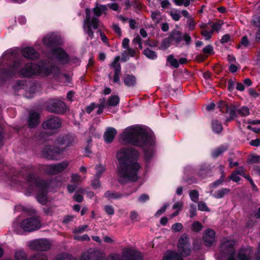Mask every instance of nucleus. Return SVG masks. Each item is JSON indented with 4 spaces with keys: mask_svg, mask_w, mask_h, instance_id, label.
<instances>
[{
    "mask_svg": "<svg viewBox=\"0 0 260 260\" xmlns=\"http://www.w3.org/2000/svg\"><path fill=\"white\" fill-rule=\"evenodd\" d=\"M59 72V69L51 63L41 61L38 64L28 62L22 65L20 60L15 61L13 65L7 70H0V79L5 80L7 78L19 75L25 77L34 76H47L55 75Z\"/></svg>",
    "mask_w": 260,
    "mask_h": 260,
    "instance_id": "1",
    "label": "nucleus"
},
{
    "mask_svg": "<svg viewBox=\"0 0 260 260\" xmlns=\"http://www.w3.org/2000/svg\"><path fill=\"white\" fill-rule=\"evenodd\" d=\"M139 158V152L132 147L117 151L116 158L118 162L117 174L119 182L125 183L137 180L138 172L141 168L138 162Z\"/></svg>",
    "mask_w": 260,
    "mask_h": 260,
    "instance_id": "2",
    "label": "nucleus"
},
{
    "mask_svg": "<svg viewBox=\"0 0 260 260\" xmlns=\"http://www.w3.org/2000/svg\"><path fill=\"white\" fill-rule=\"evenodd\" d=\"M120 139L124 143L142 148L147 160L153 156V137L140 126H133L125 128L120 134Z\"/></svg>",
    "mask_w": 260,
    "mask_h": 260,
    "instance_id": "3",
    "label": "nucleus"
},
{
    "mask_svg": "<svg viewBox=\"0 0 260 260\" xmlns=\"http://www.w3.org/2000/svg\"><path fill=\"white\" fill-rule=\"evenodd\" d=\"M26 171L27 175V182L28 185V189L30 192L38 190L37 198L39 203L45 205L47 201V194L49 186L48 182H45L39 178H37L32 171L34 168L32 166H27L23 168Z\"/></svg>",
    "mask_w": 260,
    "mask_h": 260,
    "instance_id": "4",
    "label": "nucleus"
},
{
    "mask_svg": "<svg viewBox=\"0 0 260 260\" xmlns=\"http://www.w3.org/2000/svg\"><path fill=\"white\" fill-rule=\"evenodd\" d=\"M178 251L179 254L176 251H167L162 260H183L182 256H187L190 254L191 250L189 237L186 234L182 235L178 240Z\"/></svg>",
    "mask_w": 260,
    "mask_h": 260,
    "instance_id": "5",
    "label": "nucleus"
},
{
    "mask_svg": "<svg viewBox=\"0 0 260 260\" xmlns=\"http://www.w3.org/2000/svg\"><path fill=\"white\" fill-rule=\"evenodd\" d=\"M236 241L229 238L223 239L219 246L220 253L222 256L227 258V260H236Z\"/></svg>",
    "mask_w": 260,
    "mask_h": 260,
    "instance_id": "6",
    "label": "nucleus"
},
{
    "mask_svg": "<svg viewBox=\"0 0 260 260\" xmlns=\"http://www.w3.org/2000/svg\"><path fill=\"white\" fill-rule=\"evenodd\" d=\"M99 256V253L89 248L83 251L81 254L79 259L68 253H61L56 255L53 260H95Z\"/></svg>",
    "mask_w": 260,
    "mask_h": 260,
    "instance_id": "7",
    "label": "nucleus"
},
{
    "mask_svg": "<svg viewBox=\"0 0 260 260\" xmlns=\"http://www.w3.org/2000/svg\"><path fill=\"white\" fill-rule=\"evenodd\" d=\"M86 18L83 21V30L87 34L90 39L93 38V32L92 28L96 29L99 27V20L96 16L91 17L90 9L85 10Z\"/></svg>",
    "mask_w": 260,
    "mask_h": 260,
    "instance_id": "8",
    "label": "nucleus"
},
{
    "mask_svg": "<svg viewBox=\"0 0 260 260\" xmlns=\"http://www.w3.org/2000/svg\"><path fill=\"white\" fill-rule=\"evenodd\" d=\"M238 260H260V242L256 252L254 254L251 247L241 248L237 254Z\"/></svg>",
    "mask_w": 260,
    "mask_h": 260,
    "instance_id": "9",
    "label": "nucleus"
},
{
    "mask_svg": "<svg viewBox=\"0 0 260 260\" xmlns=\"http://www.w3.org/2000/svg\"><path fill=\"white\" fill-rule=\"evenodd\" d=\"M20 227L24 231L33 232L41 227V220L39 216L27 218L21 221Z\"/></svg>",
    "mask_w": 260,
    "mask_h": 260,
    "instance_id": "10",
    "label": "nucleus"
},
{
    "mask_svg": "<svg viewBox=\"0 0 260 260\" xmlns=\"http://www.w3.org/2000/svg\"><path fill=\"white\" fill-rule=\"evenodd\" d=\"M169 37L172 43V44L175 45L176 46L179 45L182 40H184L185 44L188 45L191 42V38L189 35L185 33L182 35V32L177 29H173L172 30Z\"/></svg>",
    "mask_w": 260,
    "mask_h": 260,
    "instance_id": "11",
    "label": "nucleus"
},
{
    "mask_svg": "<svg viewBox=\"0 0 260 260\" xmlns=\"http://www.w3.org/2000/svg\"><path fill=\"white\" fill-rule=\"evenodd\" d=\"M63 151V149L47 146L42 150V154L47 159L56 160L62 157Z\"/></svg>",
    "mask_w": 260,
    "mask_h": 260,
    "instance_id": "12",
    "label": "nucleus"
},
{
    "mask_svg": "<svg viewBox=\"0 0 260 260\" xmlns=\"http://www.w3.org/2000/svg\"><path fill=\"white\" fill-rule=\"evenodd\" d=\"M69 161H63L60 163L45 166L43 167V169L46 174L55 175L65 170L69 166Z\"/></svg>",
    "mask_w": 260,
    "mask_h": 260,
    "instance_id": "13",
    "label": "nucleus"
},
{
    "mask_svg": "<svg viewBox=\"0 0 260 260\" xmlns=\"http://www.w3.org/2000/svg\"><path fill=\"white\" fill-rule=\"evenodd\" d=\"M47 109L50 112L60 114L66 111L67 106L63 102L54 99L48 102Z\"/></svg>",
    "mask_w": 260,
    "mask_h": 260,
    "instance_id": "14",
    "label": "nucleus"
},
{
    "mask_svg": "<svg viewBox=\"0 0 260 260\" xmlns=\"http://www.w3.org/2000/svg\"><path fill=\"white\" fill-rule=\"evenodd\" d=\"M30 249L36 251H47L50 248V242L45 239H37L30 242Z\"/></svg>",
    "mask_w": 260,
    "mask_h": 260,
    "instance_id": "15",
    "label": "nucleus"
},
{
    "mask_svg": "<svg viewBox=\"0 0 260 260\" xmlns=\"http://www.w3.org/2000/svg\"><path fill=\"white\" fill-rule=\"evenodd\" d=\"M61 121L58 117H52L42 123V127L45 129H55L60 127Z\"/></svg>",
    "mask_w": 260,
    "mask_h": 260,
    "instance_id": "16",
    "label": "nucleus"
},
{
    "mask_svg": "<svg viewBox=\"0 0 260 260\" xmlns=\"http://www.w3.org/2000/svg\"><path fill=\"white\" fill-rule=\"evenodd\" d=\"M52 54L58 61L61 63H66L69 61L68 54L61 48H56L52 50Z\"/></svg>",
    "mask_w": 260,
    "mask_h": 260,
    "instance_id": "17",
    "label": "nucleus"
},
{
    "mask_svg": "<svg viewBox=\"0 0 260 260\" xmlns=\"http://www.w3.org/2000/svg\"><path fill=\"white\" fill-rule=\"evenodd\" d=\"M215 232L212 229H207L205 231L203 236L204 244L207 246H210L215 241Z\"/></svg>",
    "mask_w": 260,
    "mask_h": 260,
    "instance_id": "18",
    "label": "nucleus"
},
{
    "mask_svg": "<svg viewBox=\"0 0 260 260\" xmlns=\"http://www.w3.org/2000/svg\"><path fill=\"white\" fill-rule=\"evenodd\" d=\"M21 53L23 57L30 59H36L39 57V53L33 48L30 47L23 48Z\"/></svg>",
    "mask_w": 260,
    "mask_h": 260,
    "instance_id": "19",
    "label": "nucleus"
},
{
    "mask_svg": "<svg viewBox=\"0 0 260 260\" xmlns=\"http://www.w3.org/2000/svg\"><path fill=\"white\" fill-rule=\"evenodd\" d=\"M56 144L68 147L74 143V138L72 136L67 135L59 137L56 140Z\"/></svg>",
    "mask_w": 260,
    "mask_h": 260,
    "instance_id": "20",
    "label": "nucleus"
},
{
    "mask_svg": "<svg viewBox=\"0 0 260 260\" xmlns=\"http://www.w3.org/2000/svg\"><path fill=\"white\" fill-rule=\"evenodd\" d=\"M40 115L38 113L35 111H31L29 113L28 119V126L32 128L37 126L39 123Z\"/></svg>",
    "mask_w": 260,
    "mask_h": 260,
    "instance_id": "21",
    "label": "nucleus"
},
{
    "mask_svg": "<svg viewBox=\"0 0 260 260\" xmlns=\"http://www.w3.org/2000/svg\"><path fill=\"white\" fill-rule=\"evenodd\" d=\"M116 134L117 131L114 128H108L104 135V138L105 142L107 143H111L112 142Z\"/></svg>",
    "mask_w": 260,
    "mask_h": 260,
    "instance_id": "22",
    "label": "nucleus"
},
{
    "mask_svg": "<svg viewBox=\"0 0 260 260\" xmlns=\"http://www.w3.org/2000/svg\"><path fill=\"white\" fill-rule=\"evenodd\" d=\"M252 23L255 26L258 27V29L255 33V40L260 43V17L254 16L252 19Z\"/></svg>",
    "mask_w": 260,
    "mask_h": 260,
    "instance_id": "23",
    "label": "nucleus"
},
{
    "mask_svg": "<svg viewBox=\"0 0 260 260\" xmlns=\"http://www.w3.org/2000/svg\"><path fill=\"white\" fill-rule=\"evenodd\" d=\"M125 85L127 87H134L136 84V79L132 75H125L123 79Z\"/></svg>",
    "mask_w": 260,
    "mask_h": 260,
    "instance_id": "24",
    "label": "nucleus"
},
{
    "mask_svg": "<svg viewBox=\"0 0 260 260\" xmlns=\"http://www.w3.org/2000/svg\"><path fill=\"white\" fill-rule=\"evenodd\" d=\"M119 103V98L117 95H111L106 101V105L107 106V108H109L110 107L117 106Z\"/></svg>",
    "mask_w": 260,
    "mask_h": 260,
    "instance_id": "25",
    "label": "nucleus"
},
{
    "mask_svg": "<svg viewBox=\"0 0 260 260\" xmlns=\"http://www.w3.org/2000/svg\"><path fill=\"white\" fill-rule=\"evenodd\" d=\"M107 10V6L103 5H96L93 9V13L96 17L101 16L102 13H105Z\"/></svg>",
    "mask_w": 260,
    "mask_h": 260,
    "instance_id": "26",
    "label": "nucleus"
},
{
    "mask_svg": "<svg viewBox=\"0 0 260 260\" xmlns=\"http://www.w3.org/2000/svg\"><path fill=\"white\" fill-rule=\"evenodd\" d=\"M104 197L109 199H119L123 197V194L117 192L108 190L105 192Z\"/></svg>",
    "mask_w": 260,
    "mask_h": 260,
    "instance_id": "27",
    "label": "nucleus"
},
{
    "mask_svg": "<svg viewBox=\"0 0 260 260\" xmlns=\"http://www.w3.org/2000/svg\"><path fill=\"white\" fill-rule=\"evenodd\" d=\"M230 190L228 188H222L216 191L213 196L217 199H220L224 197L225 195L228 194Z\"/></svg>",
    "mask_w": 260,
    "mask_h": 260,
    "instance_id": "28",
    "label": "nucleus"
},
{
    "mask_svg": "<svg viewBox=\"0 0 260 260\" xmlns=\"http://www.w3.org/2000/svg\"><path fill=\"white\" fill-rule=\"evenodd\" d=\"M126 50L124 51L122 53V60L126 61L127 58L126 56L129 55L131 57H134L136 53V51L129 47L126 49Z\"/></svg>",
    "mask_w": 260,
    "mask_h": 260,
    "instance_id": "29",
    "label": "nucleus"
},
{
    "mask_svg": "<svg viewBox=\"0 0 260 260\" xmlns=\"http://www.w3.org/2000/svg\"><path fill=\"white\" fill-rule=\"evenodd\" d=\"M212 127L213 131L216 133L221 132L223 129L221 123L216 120H213L212 123Z\"/></svg>",
    "mask_w": 260,
    "mask_h": 260,
    "instance_id": "30",
    "label": "nucleus"
},
{
    "mask_svg": "<svg viewBox=\"0 0 260 260\" xmlns=\"http://www.w3.org/2000/svg\"><path fill=\"white\" fill-rule=\"evenodd\" d=\"M28 260H48V256L45 253H37L30 256Z\"/></svg>",
    "mask_w": 260,
    "mask_h": 260,
    "instance_id": "31",
    "label": "nucleus"
},
{
    "mask_svg": "<svg viewBox=\"0 0 260 260\" xmlns=\"http://www.w3.org/2000/svg\"><path fill=\"white\" fill-rule=\"evenodd\" d=\"M237 114L241 116H247L250 114L249 108L246 106H243L239 109H236Z\"/></svg>",
    "mask_w": 260,
    "mask_h": 260,
    "instance_id": "32",
    "label": "nucleus"
},
{
    "mask_svg": "<svg viewBox=\"0 0 260 260\" xmlns=\"http://www.w3.org/2000/svg\"><path fill=\"white\" fill-rule=\"evenodd\" d=\"M250 45V41L247 36H245L241 38L240 44L238 46V48H247Z\"/></svg>",
    "mask_w": 260,
    "mask_h": 260,
    "instance_id": "33",
    "label": "nucleus"
},
{
    "mask_svg": "<svg viewBox=\"0 0 260 260\" xmlns=\"http://www.w3.org/2000/svg\"><path fill=\"white\" fill-rule=\"evenodd\" d=\"M99 102L100 103L99 105H96V108H98V110L97 111L98 114H100L103 113L104 108H107L105 99H100Z\"/></svg>",
    "mask_w": 260,
    "mask_h": 260,
    "instance_id": "34",
    "label": "nucleus"
},
{
    "mask_svg": "<svg viewBox=\"0 0 260 260\" xmlns=\"http://www.w3.org/2000/svg\"><path fill=\"white\" fill-rule=\"evenodd\" d=\"M144 54L147 57L151 59H155L157 58L156 53L149 48H146L144 50Z\"/></svg>",
    "mask_w": 260,
    "mask_h": 260,
    "instance_id": "35",
    "label": "nucleus"
},
{
    "mask_svg": "<svg viewBox=\"0 0 260 260\" xmlns=\"http://www.w3.org/2000/svg\"><path fill=\"white\" fill-rule=\"evenodd\" d=\"M227 147L220 146L217 149H215L212 153V156L213 157L216 158L218 157L220 154L222 153L224 151L226 150Z\"/></svg>",
    "mask_w": 260,
    "mask_h": 260,
    "instance_id": "36",
    "label": "nucleus"
},
{
    "mask_svg": "<svg viewBox=\"0 0 260 260\" xmlns=\"http://www.w3.org/2000/svg\"><path fill=\"white\" fill-rule=\"evenodd\" d=\"M172 44L169 37L164 39L160 44L159 48L161 50H166L169 48L171 44Z\"/></svg>",
    "mask_w": 260,
    "mask_h": 260,
    "instance_id": "37",
    "label": "nucleus"
},
{
    "mask_svg": "<svg viewBox=\"0 0 260 260\" xmlns=\"http://www.w3.org/2000/svg\"><path fill=\"white\" fill-rule=\"evenodd\" d=\"M223 24V22L222 20H218L214 23L210 24L211 30L213 32L214 31H218L221 28L222 25Z\"/></svg>",
    "mask_w": 260,
    "mask_h": 260,
    "instance_id": "38",
    "label": "nucleus"
},
{
    "mask_svg": "<svg viewBox=\"0 0 260 260\" xmlns=\"http://www.w3.org/2000/svg\"><path fill=\"white\" fill-rule=\"evenodd\" d=\"M43 43L48 47L53 46L54 44V37L51 36H47L43 39Z\"/></svg>",
    "mask_w": 260,
    "mask_h": 260,
    "instance_id": "39",
    "label": "nucleus"
},
{
    "mask_svg": "<svg viewBox=\"0 0 260 260\" xmlns=\"http://www.w3.org/2000/svg\"><path fill=\"white\" fill-rule=\"evenodd\" d=\"M121 73V66H118L114 70V74L113 76V81L114 83H119L120 81V75Z\"/></svg>",
    "mask_w": 260,
    "mask_h": 260,
    "instance_id": "40",
    "label": "nucleus"
},
{
    "mask_svg": "<svg viewBox=\"0 0 260 260\" xmlns=\"http://www.w3.org/2000/svg\"><path fill=\"white\" fill-rule=\"evenodd\" d=\"M15 260H28V258L24 251H18L15 253Z\"/></svg>",
    "mask_w": 260,
    "mask_h": 260,
    "instance_id": "41",
    "label": "nucleus"
},
{
    "mask_svg": "<svg viewBox=\"0 0 260 260\" xmlns=\"http://www.w3.org/2000/svg\"><path fill=\"white\" fill-rule=\"evenodd\" d=\"M167 61L175 68H177L179 67L178 61L174 57L173 55H170L168 56Z\"/></svg>",
    "mask_w": 260,
    "mask_h": 260,
    "instance_id": "42",
    "label": "nucleus"
},
{
    "mask_svg": "<svg viewBox=\"0 0 260 260\" xmlns=\"http://www.w3.org/2000/svg\"><path fill=\"white\" fill-rule=\"evenodd\" d=\"M196 22H195L194 18L191 17L187 20L186 25L189 31H191L195 29L196 26Z\"/></svg>",
    "mask_w": 260,
    "mask_h": 260,
    "instance_id": "43",
    "label": "nucleus"
},
{
    "mask_svg": "<svg viewBox=\"0 0 260 260\" xmlns=\"http://www.w3.org/2000/svg\"><path fill=\"white\" fill-rule=\"evenodd\" d=\"M151 18L155 23H158L161 20L160 13L158 11H155L151 12Z\"/></svg>",
    "mask_w": 260,
    "mask_h": 260,
    "instance_id": "44",
    "label": "nucleus"
},
{
    "mask_svg": "<svg viewBox=\"0 0 260 260\" xmlns=\"http://www.w3.org/2000/svg\"><path fill=\"white\" fill-rule=\"evenodd\" d=\"M201 35L204 37L205 40H209L212 36L213 32L211 29L208 30V29L202 30L201 32Z\"/></svg>",
    "mask_w": 260,
    "mask_h": 260,
    "instance_id": "45",
    "label": "nucleus"
},
{
    "mask_svg": "<svg viewBox=\"0 0 260 260\" xmlns=\"http://www.w3.org/2000/svg\"><path fill=\"white\" fill-rule=\"evenodd\" d=\"M189 195L192 201L197 203L199 200V192L196 190H192L189 193Z\"/></svg>",
    "mask_w": 260,
    "mask_h": 260,
    "instance_id": "46",
    "label": "nucleus"
},
{
    "mask_svg": "<svg viewBox=\"0 0 260 260\" xmlns=\"http://www.w3.org/2000/svg\"><path fill=\"white\" fill-rule=\"evenodd\" d=\"M95 169L96 171L95 175V177L100 178L102 176V173L105 170V167L101 165H99L95 167Z\"/></svg>",
    "mask_w": 260,
    "mask_h": 260,
    "instance_id": "47",
    "label": "nucleus"
},
{
    "mask_svg": "<svg viewBox=\"0 0 260 260\" xmlns=\"http://www.w3.org/2000/svg\"><path fill=\"white\" fill-rule=\"evenodd\" d=\"M82 181L81 176L76 174H73L71 176V182L76 184L80 183Z\"/></svg>",
    "mask_w": 260,
    "mask_h": 260,
    "instance_id": "48",
    "label": "nucleus"
},
{
    "mask_svg": "<svg viewBox=\"0 0 260 260\" xmlns=\"http://www.w3.org/2000/svg\"><path fill=\"white\" fill-rule=\"evenodd\" d=\"M17 51L16 49H10L8 50L5 54V56L7 59L10 58L12 57H16L17 54Z\"/></svg>",
    "mask_w": 260,
    "mask_h": 260,
    "instance_id": "49",
    "label": "nucleus"
},
{
    "mask_svg": "<svg viewBox=\"0 0 260 260\" xmlns=\"http://www.w3.org/2000/svg\"><path fill=\"white\" fill-rule=\"evenodd\" d=\"M26 86V82L24 80L18 81L16 85L14 86L15 90H19L20 89H25Z\"/></svg>",
    "mask_w": 260,
    "mask_h": 260,
    "instance_id": "50",
    "label": "nucleus"
},
{
    "mask_svg": "<svg viewBox=\"0 0 260 260\" xmlns=\"http://www.w3.org/2000/svg\"><path fill=\"white\" fill-rule=\"evenodd\" d=\"M173 2L176 5L179 6L183 5L187 7L190 5V0H173Z\"/></svg>",
    "mask_w": 260,
    "mask_h": 260,
    "instance_id": "51",
    "label": "nucleus"
},
{
    "mask_svg": "<svg viewBox=\"0 0 260 260\" xmlns=\"http://www.w3.org/2000/svg\"><path fill=\"white\" fill-rule=\"evenodd\" d=\"M203 228L202 224L199 221L194 222L191 226V229L195 232H199Z\"/></svg>",
    "mask_w": 260,
    "mask_h": 260,
    "instance_id": "52",
    "label": "nucleus"
},
{
    "mask_svg": "<svg viewBox=\"0 0 260 260\" xmlns=\"http://www.w3.org/2000/svg\"><path fill=\"white\" fill-rule=\"evenodd\" d=\"M170 15L172 17V19L176 21H179L181 18V15L176 10L171 11L170 12Z\"/></svg>",
    "mask_w": 260,
    "mask_h": 260,
    "instance_id": "53",
    "label": "nucleus"
},
{
    "mask_svg": "<svg viewBox=\"0 0 260 260\" xmlns=\"http://www.w3.org/2000/svg\"><path fill=\"white\" fill-rule=\"evenodd\" d=\"M84 191L83 188H80L74 196V199L77 202L80 203L83 201V197L81 194L78 193V192L83 193Z\"/></svg>",
    "mask_w": 260,
    "mask_h": 260,
    "instance_id": "54",
    "label": "nucleus"
},
{
    "mask_svg": "<svg viewBox=\"0 0 260 260\" xmlns=\"http://www.w3.org/2000/svg\"><path fill=\"white\" fill-rule=\"evenodd\" d=\"M100 178H96L94 176V178L92 180L91 185L94 189H97L101 187Z\"/></svg>",
    "mask_w": 260,
    "mask_h": 260,
    "instance_id": "55",
    "label": "nucleus"
},
{
    "mask_svg": "<svg viewBox=\"0 0 260 260\" xmlns=\"http://www.w3.org/2000/svg\"><path fill=\"white\" fill-rule=\"evenodd\" d=\"M198 205L199 210L202 211H209V209L205 202L202 201L199 202Z\"/></svg>",
    "mask_w": 260,
    "mask_h": 260,
    "instance_id": "56",
    "label": "nucleus"
},
{
    "mask_svg": "<svg viewBox=\"0 0 260 260\" xmlns=\"http://www.w3.org/2000/svg\"><path fill=\"white\" fill-rule=\"evenodd\" d=\"M87 227L88 226L87 225L79 226L73 230V233L75 234L82 233L87 229Z\"/></svg>",
    "mask_w": 260,
    "mask_h": 260,
    "instance_id": "57",
    "label": "nucleus"
},
{
    "mask_svg": "<svg viewBox=\"0 0 260 260\" xmlns=\"http://www.w3.org/2000/svg\"><path fill=\"white\" fill-rule=\"evenodd\" d=\"M169 206V204L168 203L165 204L159 210H158L155 213V216L156 217H158L162 213H164L166 210L167 208Z\"/></svg>",
    "mask_w": 260,
    "mask_h": 260,
    "instance_id": "58",
    "label": "nucleus"
},
{
    "mask_svg": "<svg viewBox=\"0 0 260 260\" xmlns=\"http://www.w3.org/2000/svg\"><path fill=\"white\" fill-rule=\"evenodd\" d=\"M172 230L175 232H180L183 228V225L181 223H175L172 225Z\"/></svg>",
    "mask_w": 260,
    "mask_h": 260,
    "instance_id": "59",
    "label": "nucleus"
},
{
    "mask_svg": "<svg viewBox=\"0 0 260 260\" xmlns=\"http://www.w3.org/2000/svg\"><path fill=\"white\" fill-rule=\"evenodd\" d=\"M105 212L110 215H113L114 213V209L111 205H106L104 207Z\"/></svg>",
    "mask_w": 260,
    "mask_h": 260,
    "instance_id": "60",
    "label": "nucleus"
},
{
    "mask_svg": "<svg viewBox=\"0 0 260 260\" xmlns=\"http://www.w3.org/2000/svg\"><path fill=\"white\" fill-rule=\"evenodd\" d=\"M74 239L78 241H88L90 240V238L87 235L85 234L82 236H76L74 237Z\"/></svg>",
    "mask_w": 260,
    "mask_h": 260,
    "instance_id": "61",
    "label": "nucleus"
},
{
    "mask_svg": "<svg viewBox=\"0 0 260 260\" xmlns=\"http://www.w3.org/2000/svg\"><path fill=\"white\" fill-rule=\"evenodd\" d=\"M203 52L205 54H212L213 52V48L211 45H208L203 48Z\"/></svg>",
    "mask_w": 260,
    "mask_h": 260,
    "instance_id": "62",
    "label": "nucleus"
},
{
    "mask_svg": "<svg viewBox=\"0 0 260 260\" xmlns=\"http://www.w3.org/2000/svg\"><path fill=\"white\" fill-rule=\"evenodd\" d=\"M236 82L235 80L230 79L228 81V88L229 90L233 91L235 89Z\"/></svg>",
    "mask_w": 260,
    "mask_h": 260,
    "instance_id": "63",
    "label": "nucleus"
},
{
    "mask_svg": "<svg viewBox=\"0 0 260 260\" xmlns=\"http://www.w3.org/2000/svg\"><path fill=\"white\" fill-rule=\"evenodd\" d=\"M189 212H190V217L191 218H192L193 216H194L196 215L197 209H196V205H194L193 204H191L190 206Z\"/></svg>",
    "mask_w": 260,
    "mask_h": 260,
    "instance_id": "64",
    "label": "nucleus"
}]
</instances>
